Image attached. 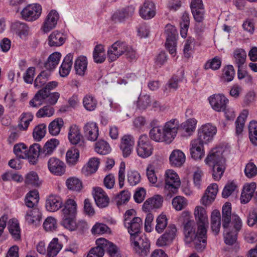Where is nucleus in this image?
I'll use <instances>...</instances> for the list:
<instances>
[{"label":"nucleus","instance_id":"f257e3e1","mask_svg":"<svg viewBox=\"0 0 257 257\" xmlns=\"http://www.w3.org/2000/svg\"><path fill=\"white\" fill-rule=\"evenodd\" d=\"M179 126L178 120L172 119L162 127L160 125L153 127L149 132L150 138L156 142L170 144L176 137Z\"/></svg>","mask_w":257,"mask_h":257},{"label":"nucleus","instance_id":"f03ea898","mask_svg":"<svg viewBox=\"0 0 257 257\" xmlns=\"http://www.w3.org/2000/svg\"><path fill=\"white\" fill-rule=\"evenodd\" d=\"M197 231L196 232V225L195 222L186 219L184 222V232L185 241L188 243L193 242L194 247L198 251H202L206 246L207 242V229L205 233L199 232V224Z\"/></svg>","mask_w":257,"mask_h":257},{"label":"nucleus","instance_id":"7ed1b4c3","mask_svg":"<svg viewBox=\"0 0 257 257\" xmlns=\"http://www.w3.org/2000/svg\"><path fill=\"white\" fill-rule=\"evenodd\" d=\"M77 205L76 201L72 199H67L64 204L62 210V224L70 230H75L79 228V224L85 225L84 221L79 222L78 224L75 221L77 214Z\"/></svg>","mask_w":257,"mask_h":257},{"label":"nucleus","instance_id":"20e7f679","mask_svg":"<svg viewBox=\"0 0 257 257\" xmlns=\"http://www.w3.org/2000/svg\"><path fill=\"white\" fill-rule=\"evenodd\" d=\"M242 226V222L240 218L237 215L233 214L231 224L223 227L224 242L226 244L232 245L236 242L238 233Z\"/></svg>","mask_w":257,"mask_h":257},{"label":"nucleus","instance_id":"39448f33","mask_svg":"<svg viewBox=\"0 0 257 257\" xmlns=\"http://www.w3.org/2000/svg\"><path fill=\"white\" fill-rule=\"evenodd\" d=\"M181 184L180 178L178 174L172 170H168L165 174L164 189L167 195L171 197L177 192Z\"/></svg>","mask_w":257,"mask_h":257},{"label":"nucleus","instance_id":"423d86ee","mask_svg":"<svg viewBox=\"0 0 257 257\" xmlns=\"http://www.w3.org/2000/svg\"><path fill=\"white\" fill-rule=\"evenodd\" d=\"M154 150L151 142L146 135H141L138 140L137 146L138 155L142 158L151 156Z\"/></svg>","mask_w":257,"mask_h":257},{"label":"nucleus","instance_id":"0eeeda50","mask_svg":"<svg viewBox=\"0 0 257 257\" xmlns=\"http://www.w3.org/2000/svg\"><path fill=\"white\" fill-rule=\"evenodd\" d=\"M177 231L176 227L174 224H169L164 234L157 239L156 245L159 247L170 245L175 239Z\"/></svg>","mask_w":257,"mask_h":257},{"label":"nucleus","instance_id":"6e6552de","mask_svg":"<svg viewBox=\"0 0 257 257\" xmlns=\"http://www.w3.org/2000/svg\"><path fill=\"white\" fill-rule=\"evenodd\" d=\"M165 34L166 36V47L169 53L175 55L176 54L177 31L173 26L167 25L166 27Z\"/></svg>","mask_w":257,"mask_h":257},{"label":"nucleus","instance_id":"1a4fd4ad","mask_svg":"<svg viewBox=\"0 0 257 257\" xmlns=\"http://www.w3.org/2000/svg\"><path fill=\"white\" fill-rule=\"evenodd\" d=\"M42 13V7L37 4L29 5L21 11L22 18L29 22H32L38 19Z\"/></svg>","mask_w":257,"mask_h":257},{"label":"nucleus","instance_id":"9d476101","mask_svg":"<svg viewBox=\"0 0 257 257\" xmlns=\"http://www.w3.org/2000/svg\"><path fill=\"white\" fill-rule=\"evenodd\" d=\"M217 132L216 127L210 123L203 125L198 130V139L204 144L212 140Z\"/></svg>","mask_w":257,"mask_h":257},{"label":"nucleus","instance_id":"9b49d317","mask_svg":"<svg viewBox=\"0 0 257 257\" xmlns=\"http://www.w3.org/2000/svg\"><path fill=\"white\" fill-rule=\"evenodd\" d=\"M223 149L222 147L212 149L205 160L206 164L210 166L225 162V159L223 156Z\"/></svg>","mask_w":257,"mask_h":257},{"label":"nucleus","instance_id":"f8f14e48","mask_svg":"<svg viewBox=\"0 0 257 257\" xmlns=\"http://www.w3.org/2000/svg\"><path fill=\"white\" fill-rule=\"evenodd\" d=\"M194 215L197 220V224H199V232L205 233L208 225V216L204 208L198 206L196 207L194 211Z\"/></svg>","mask_w":257,"mask_h":257},{"label":"nucleus","instance_id":"ddd939ff","mask_svg":"<svg viewBox=\"0 0 257 257\" xmlns=\"http://www.w3.org/2000/svg\"><path fill=\"white\" fill-rule=\"evenodd\" d=\"M127 49V44L124 42L117 41L113 43L107 51L108 58L110 61H115L123 54Z\"/></svg>","mask_w":257,"mask_h":257},{"label":"nucleus","instance_id":"4468645a","mask_svg":"<svg viewBox=\"0 0 257 257\" xmlns=\"http://www.w3.org/2000/svg\"><path fill=\"white\" fill-rule=\"evenodd\" d=\"M190 8L195 21L199 23L203 22L204 19L205 10L202 0H192Z\"/></svg>","mask_w":257,"mask_h":257},{"label":"nucleus","instance_id":"2eb2a0df","mask_svg":"<svg viewBox=\"0 0 257 257\" xmlns=\"http://www.w3.org/2000/svg\"><path fill=\"white\" fill-rule=\"evenodd\" d=\"M135 8L130 6L116 11L111 17V20L115 23H122L131 17L134 14Z\"/></svg>","mask_w":257,"mask_h":257},{"label":"nucleus","instance_id":"dca6fc26","mask_svg":"<svg viewBox=\"0 0 257 257\" xmlns=\"http://www.w3.org/2000/svg\"><path fill=\"white\" fill-rule=\"evenodd\" d=\"M48 167L51 173L61 176L65 172V165L63 162L56 157H51L48 161Z\"/></svg>","mask_w":257,"mask_h":257},{"label":"nucleus","instance_id":"f3484780","mask_svg":"<svg viewBox=\"0 0 257 257\" xmlns=\"http://www.w3.org/2000/svg\"><path fill=\"white\" fill-rule=\"evenodd\" d=\"M212 108L216 111H221L226 108L228 99L223 95L214 94L208 98Z\"/></svg>","mask_w":257,"mask_h":257},{"label":"nucleus","instance_id":"a211bd4d","mask_svg":"<svg viewBox=\"0 0 257 257\" xmlns=\"http://www.w3.org/2000/svg\"><path fill=\"white\" fill-rule=\"evenodd\" d=\"M135 144V139L132 135L123 136L121 139L120 149L124 158L128 157L132 154Z\"/></svg>","mask_w":257,"mask_h":257},{"label":"nucleus","instance_id":"6ab92c4d","mask_svg":"<svg viewBox=\"0 0 257 257\" xmlns=\"http://www.w3.org/2000/svg\"><path fill=\"white\" fill-rule=\"evenodd\" d=\"M140 15L144 19L149 20L156 15V7L154 3L150 0H145L143 5L140 7Z\"/></svg>","mask_w":257,"mask_h":257},{"label":"nucleus","instance_id":"aec40b11","mask_svg":"<svg viewBox=\"0 0 257 257\" xmlns=\"http://www.w3.org/2000/svg\"><path fill=\"white\" fill-rule=\"evenodd\" d=\"M124 226L127 229L131 235V239L133 237L139 235L141 229L143 225V221L141 218L136 217L130 221L124 223Z\"/></svg>","mask_w":257,"mask_h":257},{"label":"nucleus","instance_id":"412c9836","mask_svg":"<svg viewBox=\"0 0 257 257\" xmlns=\"http://www.w3.org/2000/svg\"><path fill=\"white\" fill-rule=\"evenodd\" d=\"M59 14L57 11L55 10L51 11L44 22L42 27L43 31L45 33H47L54 29L57 24Z\"/></svg>","mask_w":257,"mask_h":257},{"label":"nucleus","instance_id":"4be33fe9","mask_svg":"<svg viewBox=\"0 0 257 257\" xmlns=\"http://www.w3.org/2000/svg\"><path fill=\"white\" fill-rule=\"evenodd\" d=\"M132 245H133L134 250H136L137 247H143L144 251H141L143 253V256H147L150 251V243L147 238L142 237L139 235L136 237H133L131 239Z\"/></svg>","mask_w":257,"mask_h":257},{"label":"nucleus","instance_id":"5701e85b","mask_svg":"<svg viewBox=\"0 0 257 257\" xmlns=\"http://www.w3.org/2000/svg\"><path fill=\"white\" fill-rule=\"evenodd\" d=\"M97 244H99L103 248V252L106 251L110 257L120 254L118 248L116 245L103 238L97 239L96 241Z\"/></svg>","mask_w":257,"mask_h":257},{"label":"nucleus","instance_id":"b1692460","mask_svg":"<svg viewBox=\"0 0 257 257\" xmlns=\"http://www.w3.org/2000/svg\"><path fill=\"white\" fill-rule=\"evenodd\" d=\"M217 192L218 186L216 184L209 186L201 199L202 203L205 206L210 204L214 200Z\"/></svg>","mask_w":257,"mask_h":257},{"label":"nucleus","instance_id":"393cba45","mask_svg":"<svg viewBox=\"0 0 257 257\" xmlns=\"http://www.w3.org/2000/svg\"><path fill=\"white\" fill-rule=\"evenodd\" d=\"M25 220L30 225L37 226L42 218V213L38 208H34L27 211Z\"/></svg>","mask_w":257,"mask_h":257},{"label":"nucleus","instance_id":"a878e982","mask_svg":"<svg viewBox=\"0 0 257 257\" xmlns=\"http://www.w3.org/2000/svg\"><path fill=\"white\" fill-rule=\"evenodd\" d=\"M94 190V198L96 205L100 208L107 206L109 202V198L104 191L100 187L95 188Z\"/></svg>","mask_w":257,"mask_h":257},{"label":"nucleus","instance_id":"bb28decb","mask_svg":"<svg viewBox=\"0 0 257 257\" xmlns=\"http://www.w3.org/2000/svg\"><path fill=\"white\" fill-rule=\"evenodd\" d=\"M85 137L89 141H95L98 137V127L97 124L93 122H89L83 127Z\"/></svg>","mask_w":257,"mask_h":257},{"label":"nucleus","instance_id":"cd10ccee","mask_svg":"<svg viewBox=\"0 0 257 257\" xmlns=\"http://www.w3.org/2000/svg\"><path fill=\"white\" fill-rule=\"evenodd\" d=\"M73 54L69 53L64 58L59 69V74L64 77L69 74L73 64Z\"/></svg>","mask_w":257,"mask_h":257},{"label":"nucleus","instance_id":"c85d7f7f","mask_svg":"<svg viewBox=\"0 0 257 257\" xmlns=\"http://www.w3.org/2000/svg\"><path fill=\"white\" fill-rule=\"evenodd\" d=\"M163 202V198L161 195H156L148 199L144 203L143 208L146 211L154 208H159L162 206Z\"/></svg>","mask_w":257,"mask_h":257},{"label":"nucleus","instance_id":"c756f323","mask_svg":"<svg viewBox=\"0 0 257 257\" xmlns=\"http://www.w3.org/2000/svg\"><path fill=\"white\" fill-rule=\"evenodd\" d=\"M62 205L61 199L55 195H50L46 201V208L50 212H55L59 210Z\"/></svg>","mask_w":257,"mask_h":257},{"label":"nucleus","instance_id":"7c9ffc66","mask_svg":"<svg viewBox=\"0 0 257 257\" xmlns=\"http://www.w3.org/2000/svg\"><path fill=\"white\" fill-rule=\"evenodd\" d=\"M59 145V141L56 139H51L48 140L42 148L41 157H46L52 155Z\"/></svg>","mask_w":257,"mask_h":257},{"label":"nucleus","instance_id":"2f4dec72","mask_svg":"<svg viewBox=\"0 0 257 257\" xmlns=\"http://www.w3.org/2000/svg\"><path fill=\"white\" fill-rule=\"evenodd\" d=\"M65 39L63 33L55 31L49 36L48 44L50 47H59L64 43Z\"/></svg>","mask_w":257,"mask_h":257},{"label":"nucleus","instance_id":"473e14b6","mask_svg":"<svg viewBox=\"0 0 257 257\" xmlns=\"http://www.w3.org/2000/svg\"><path fill=\"white\" fill-rule=\"evenodd\" d=\"M169 159L171 165L177 167H181L184 163L186 159L183 152L178 150L173 151Z\"/></svg>","mask_w":257,"mask_h":257},{"label":"nucleus","instance_id":"72a5a7b5","mask_svg":"<svg viewBox=\"0 0 257 257\" xmlns=\"http://www.w3.org/2000/svg\"><path fill=\"white\" fill-rule=\"evenodd\" d=\"M61 54L58 52H55L51 54L44 64L45 68L48 70L54 69L58 65Z\"/></svg>","mask_w":257,"mask_h":257},{"label":"nucleus","instance_id":"f704fd0d","mask_svg":"<svg viewBox=\"0 0 257 257\" xmlns=\"http://www.w3.org/2000/svg\"><path fill=\"white\" fill-rule=\"evenodd\" d=\"M62 247V244L58 238H54L50 242L47 248V257H55Z\"/></svg>","mask_w":257,"mask_h":257},{"label":"nucleus","instance_id":"c9c22d12","mask_svg":"<svg viewBox=\"0 0 257 257\" xmlns=\"http://www.w3.org/2000/svg\"><path fill=\"white\" fill-rule=\"evenodd\" d=\"M87 61L86 57L83 56L77 58L74 63V68L77 74L83 76L87 69Z\"/></svg>","mask_w":257,"mask_h":257},{"label":"nucleus","instance_id":"e433bc0d","mask_svg":"<svg viewBox=\"0 0 257 257\" xmlns=\"http://www.w3.org/2000/svg\"><path fill=\"white\" fill-rule=\"evenodd\" d=\"M231 207L230 203H226L222 209V220L223 227H226L231 224Z\"/></svg>","mask_w":257,"mask_h":257},{"label":"nucleus","instance_id":"4c0bfd02","mask_svg":"<svg viewBox=\"0 0 257 257\" xmlns=\"http://www.w3.org/2000/svg\"><path fill=\"white\" fill-rule=\"evenodd\" d=\"M82 136L79 127L76 125H73L69 127L68 133V139L69 142L73 145H77L81 140Z\"/></svg>","mask_w":257,"mask_h":257},{"label":"nucleus","instance_id":"58836bf2","mask_svg":"<svg viewBox=\"0 0 257 257\" xmlns=\"http://www.w3.org/2000/svg\"><path fill=\"white\" fill-rule=\"evenodd\" d=\"M12 27L21 38H24L28 35L29 28L24 23L19 21L15 22L13 23Z\"/></svg>","mask_w":257,"mask_h":257},{"label":"nucleus","instance_id":"ea45409f","mask_svg":"<svg viewBox=\"0 0 257 257\" xmlns=\"http://www.w3.org/2000/svg\"><path fill=\"white\" fill-rule=\"evenodd\" d=\"M246 58V53L242 49H237L233 52V60L237 67H242Z\"/></svg>","mask_w":257,"mask_h":257},{"label":"nucleus","instance_id":"a19ab883","mask_svg":"<svg viewBox=\"0 0 257 257\" xmlns=\"http://www.w3.org/2000/svg\"><path fill=\"white\" fill-rule=\"evenodd\" d=\"M99 160L96 158L90 159L87 164L82 168V172L86 175H89L95 173L98 167Z\"/></svg>","mask_w":257,"mask_h":257},{"label":"nucleus","instance_id":"79ce46f5","mask_svg":"<svg viewBox=\"0 0 257 257\" xmlns=\"http://www.w3.org/2000/svg\"><path fill=\"white\" fill-rule=\"evenodd\" d=\"M79 158V151L74 148L68 150L66 154V162L69 166H74L77 164Z\"/></svg>","mask_w":257,"mask_h":257},{"label":"nucleus","instance_id":"37998d69","mask_svg":"<svg viewBox=\"0 0 257 257\" xmlns=\"http://www.w3.org/2000/svg\"><path fill=\"white\" fill-rule=\"evenodd\" d=\"M39 192L34 190L30 191L26 196L25 202L26 205L29 208H35V206L39 201Z\"/></svg>","mask_w":257,"mask_h":257},{"label":"nucleus","instance_id":"c03bdc74","mask_svg":"<svg viewBox=\"0 0 257 257\" xmlns=\"http://www.w3.org/2000/svg\"><path fill=\"white\" fill-rule=\"evenodd\" d=\"M211 229L215 234H218L220 228V213L219 211L215 210L212 211L211 215Z\"/></svg>","mask_w":257,"mask_h":257},{"label":"nucleus","instance_id":"a18cd8bd","mask_svg":"<svg viewBox=\"0 0 257 257\" xmlns=\"http://www.w3.org/2000/svg\"><path fill=\"white\" fill-rule=\"evenodd\" d=\"M8 228L10 233L15 240H18L21 237V231L18 221L15 219L9 220Z\"/></svg>","mask_w":257,"mask_h":257},{"label":"nucleus","instance_id":"49530a36","mask_svg":"<svg viewBox=\"0 0 257 257\" xmlns=\"http://www.w3.org/2000/svg\"><path fill=\"white\" fill-rule=\"evenodd\" d=\"M64 124V122L61 118H57L51 121L48 126L49 133L52 136L58 135Z\"/></svg>","mask_w":257,"mask_h":257},{"label":"nucleus","instance_id":"de8ad7c7","mask_svg":"<svg viewBox=\"0 0 257 257\" xmlns=\"http://www.w3.org/2000/svg\"><path fill=\"white\" fill-rule=\"evenodd\" d=\"M210 166L212 167V176L213 178L215 180H220L223 175L226 168L225 162L221 164H216L210 165Z\"/></svg>","mask_w":257,"mask_h":257},{"label":"nucleus","instance_id":"09e8293b","mask_svg":"<svg viewBox=\"0 0 257 257\" xmlns=\"http://www.w3.org/2000/svg\"><path fill=\"white\" fill-rule=\"evenodd\" d=\"M103 46L101 45H96L94 49L93 57L96 63H102L105 60Z\"/></svg>","mask_w":257,"mask_h":257},{"label":"nucleus","instance_id":"8fccbe9b","mask_svg":"<svg viewBox=\"0 0 257 257\" xmlns=\"http://www.w3.org/2000/svg\"><path fill=\"white\" fill-rule=\"evenodd\" d=\"M180 34L183 38L187 36V31L190 24L189 15L184 12L182 16L180 22Z\"/></svg>","mask_w":257,"mask_h":257},{"label":"nucleus","instance_id":"3c124183","mask_svg":"<svg viewBox=\"0 0 257 257\" xmlns=\"http://www.w3.org/2000/svg\"><path fill=\"white\" fill-rule=\"evenodd\" d=\"M152 100L148 94H141L137 101V107L140 110H145L151 106Z\"/></svg>","mask_w":257,"mask_h":257},{"label":"nucleus","instance_id":"603ef678","mask_svg":"<svg viewBox=\"0 0 257 257\" xmlns=\"http://www.w3.org/2000/svg\"><path fill=\"white\" fill-rule=\"evenodd\" d=\"M66 185L69 190L80 191L82 188L81 181L75 177H70L67 179Z\"/></svg>","mask_w":257,"mask_h":257},{"label":"nucleus","instance_id":"864d4df0","mask_svg":"<svg viewBox=\"0 0 257 257\" xmlns=\"http://www.w3.org/2000/svg\"><path fill=\"white\" fill-rule=\"evenodd\" d=\"M50 76V72L48 71H42L36 77L34 86L37 88H39L46 84Z\"/></svg>","mask_w":257,"mask_h":257},{"label":"nucleus","instance_id":"5fc2aeb1","mask_svg":"<svg viewBox=\"0 0 257 257\" xmlns=\"http://www.w3.org/2000/svg\"><path fill=\"white\" fill-rule=\"evenodd\" d=\"M248 115V111L246 110H243L241 113L238 116L235 121L236 133L239 135L243 131L245 119Z\"/></svg>","mask_w":257,"mask_h":257},{"label":"nucleus","instance_id":"6e6d98bb","mask_svg":"<svg viewBox=\"0 0 257 257\" xmlns=\"http://www.w3.org/2000/svg\"><path fill=\"white\" fill-rule=\"evenodd\" d=\"M97 103V100L91 95H86L83 98V106L87 110L92 111L94 110L96 107Z\"/></svg>","mask_w":257,"mask_h":257},{"label":"nucleus","instance_id":"4d7b16f0","mask_svg":"<svg viewBox=\"0 0 257 257\" xmlns=\"http://www.w3.org/2000/svg\"><path fill=\"white\" fill-rule=\"evenodd\" d=\"M46 132V125L42 123L36 126L33 131V136L34 140L40 141L43 138Z\"/></svg>","mask_w":257,"mask_h":257},{"label":"nucleus","instance_id":"13d9d810","mask_svg":"<svg viewBox=\"0 0 257 257\" xmlns=\"http://www.w3.org/2000/svg\"><path fill=\"white\" fill-rule=\"evenodd\" d=\"M25 182L26 184L35 187L39 186L41 183L39 181L37 174L34 171H31L27 174Z\"/></svg>","mask_w":257,"mask_h":257},{"label":"nucleus","instance_id":"bf43d9fd","mask_svg":"<svg viewBox=\"0 0 257 257\" xmlns=\"http://www.w3.org/2000/svg\"><path fill=\"white\" fill-rule=\"evenodd\" d=\"M95 150L98 154L105 155L110 152V148L106 142L101 140L95 144Z\"/></svg>","mask_w":257,"mask_h":257},{"label":"nucleus","instance_id":"052dcab7","mask_svg":"<svg viewBox=\"0 0 257 257\" xmlns=\"http://www.w3.org/2000/svg\"><path fill=\"white\" fill-rule=\"evenodd\" d=\"M249 138L251 142L257 145V121H251L248 125Z\"/></svg>","mask_w":257,"mask_h":257},{"label":"nucleus","instance_id":"680f3d73","mask_svg":"<svg viewBox=\"0 0 257 257\" xmlns=\"http://www.w3.org/2000/svg\"><path fill=\"white\" fill-rule=\"evenodd\" d=\"M172 204L176 210L180 211L185 208L187 206V200L183 196H178L173 199Z\"/></svg>","mask_w":257,"mask_h":257},{"label":"nucleus","instance_id":"e2e57ef3","mask_svg":"<svg viewBox=\"0 0 257 257\" xmlns=\"http://www.w3.org/2000/svg\"><path fill=\"white\" fill-rule=\"evenodd\" d=\"M131 197V193L127 190H123L114 197V201L117 205L127 202Z\"/></svg>","mask_w":257,"mask_h":257},{"label":"nucleus","instance_id":"0e129e2a","mask_svg":"<svg viewBox=\"0 0 257 257\" xmlns=\"http://www.w3.org/2000/svg\"><path fill=\"white\" fill-rule=\"evenodd\" d=\"M156 230L159 233H162L167 226V218L165 215H160L156 219Z\"/></svg>","mask_w":257,"mask_h":257},{"label":"nucleus","instance_id":"69168bd1","mask_svg":"<svg viewBox=\"0 0 257 257\" xmlns=\"http://www.w3.org/2000/svg\"><path fill=\"white\" fill-rule=\"evenodd\" d=\"M127 180L130 185L135 186L140 182L141 175L138 172L135 170H131L127 172Z\"/></svg>","mask_w":257,"mask_h":257},{"label":"nucleus","instance_id":"338daca9","mask_svg":"<svg viewBox=\"0 0 257 257\" xmlns=\"http://www.w3.org/2000/svg\"><path fill=\"white\" fill-rule=\"evenodd\" d=\"M54 113V108L50 105H46L40 108L36 115L38 118L50 117L53 115Z\"/></svg>","mask_w":257,"mask_h":257},{"label":"nucleus","instance_id":"774afa93","mask_svg":"<svg viewBox=\"0 0 257 257\" xmlns=\"http://www.w3.org/2000/svg\"><path fill=\"white\" fill-rule=\"evenodd\" d=\"M14 152L19 158H27V148L24 144L15 145L14 147Z\"/></svg>","mask_w":257,"mask_h":257}]
</instances>
